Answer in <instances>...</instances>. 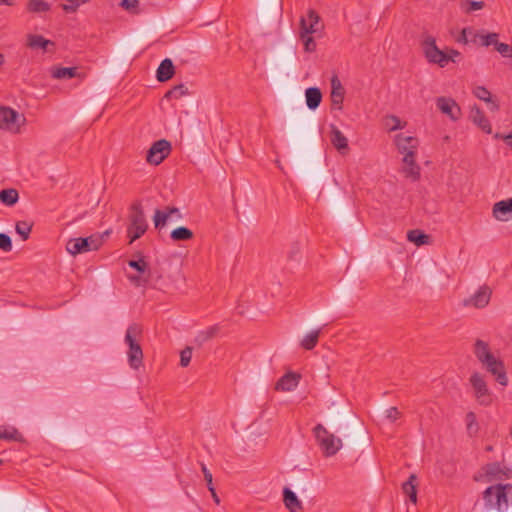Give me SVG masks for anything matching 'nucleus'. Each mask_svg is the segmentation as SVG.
Here are the masks:
<instances>
[{
    "instance_id": "e2e57ef3",
    "label": "nucleus",
    "mask_w": 512,
    "mask_h": 512,
    "mask_svg": "<svg viewBox=\"0 0 512 512\" xmlns=\"http://www.w3.org/2000/svg\"><path fill=\"white\" fill-rule=\"evenodd\" d=\"M503 137H504V136H502V135H501V134H499V133H496V134L494 135V138H495V139H500V138H502V139H503Z\"/></svg>"
},
{
    "instance_id": "a19ab883",
    "label": "nucleus",
    "mask_w": 512,
    "mask_h": 512,
    "mask_svg": "<svg viewBox=\"0 0 512 512\" xmlns=\"http://www.w3.org/2000/svg\"><path fill=\"white\" fill-rule=\"evenodd\" d=\"M466 426H467V431L469 433V435H474L478 432V424H477V421H476V415L473 413V412H468L466 414Z\"/></svg>"
},
{
    "instance_id": "680f3d73",
    "label": "nucleus",
    "mask_w": 512,
    "mask_h": 512,
    "mask_svg": "<svg viewBox=\"0 0 512 512\" xmlns=\"http://www.w3.org/2000/svg\"><path fill=\"white\" fill-rule=\"evenodd\" d=\"M4 62H5L4 55L2 53H0V66L3 65Z\"/></svg>"
},
{
    "instance_id": "6ab92c4d",
    "label": "nucleus",
    "mask_w": 512,
    "mask_h": 512,
    "mask_svg": "<svg viewBox=\"0 0 512 512\" xmlns=\"http://www.w3.org/2000/svg\"><path fill=\"white\" fill-rule=\"evenodd\" d=\"M491 297V290L487 286L480 287L477 292L465 301V305H472L476 308H483L488 305Z\"/></svg>"
},
{
    "instance_id": "bb28decb",
    "label": "nucleus",
    "mask_w": 512,
    "mask_h": 512,
    "mask_svg": "<svg viewBox=\"0 0 512 512\" xmlns=\"http://www.w3.org/2000/svg\"><path fill=\"white\" fill-rule=\"evenodd\" d=\"M51 76L55 79H71L80 77L77 67H53Z\"/></svg>"
},
{
    "instance_id": "bf43d9fd",
    "label": "nucleus",
    "mask_w": 512,
    "mask_h": 512,
    "mask_svg": "<svg viewBox=\"0 0 512 512\" xmlns=\"http://www.w3.org/2000/svg\"><path fill=\"white\" fill-rule=\"evenodd\" d=\"M503 140L512 149V132H510L508 135H504Z\"/></svg>"
},
{
    "instance_id": "c03bdc74",
    "label": "nucleus",
    "mask_w": 512,
    "mask_h": 512,
    "mask_svg": "<svg viewBox=\"0 0 512 512\" xmlns=\"http://www.w3.org/2000/svg\"><path fill=\"white\" fill-rule=\"evenodd\" d=\"M128 265L139 273H144L148 269V264L143 257H140L138 260H130Z\"/></svg>"
},
{
    "instance_id": "473e14b6",
    "label": "nucleus",
    "mask_w": 512,
    "mask_h": 512,
    "mask_svg": "<svg viewBox=\"0 0 512 512\" xmlns=\"http://www.w3.org/2000/svg\"><path fill=\"white\" fill-rule=\"evenodd\" d=\"M119 6L130 15H139L142 13L139 0H121Z\"/></svg>"
},
{
    "instance_id": "f8f14e48",
    "label": "nucleus",
    "mask_w": 512,
    "mask_h": 512,
    "mask_svg": "<svg viewBox=\"0 0 512 512\" xmlns=\"http://www.w3.org/2000/svg\"><path fill=\"white\" fill-rule=\"evenodd\" d=\"M322 28L318 13L309 9L305 16L300 19V32L304 34H315Z\"/></svg>"
},
{
    "instance_id": "0e129e2a",
    "label": "nucleus",
    "mask_w": 512,
    "mask_h": 512,
    "mask_svg": "<svg viewBox=\"0 0 512 512\" xmlns=\"http://www.w3.org/2000/svg\"><path fill=\"white\" fill-rule=\"evenodd\" d=\"M492 450H493L492 446H487L486 447V451H492Z\"/></svg>"
},
{
    "instance_id": "412c9836",
    "label": "nucleus",
    "mask_w": 512,
    "mask_h": 512,
    "mask_svg": "<svg viewBox=\"0 0 512 512\" xmlns=\"http://www.w3.org/2000/svg\"><path fill=\"white\" fill-rule=\"evenodd\" d=\"M345 89L339 80L338 76L334 75L331 78V101L334 106H337L338 109L342 108V103L344 100Z\"/></svg>"
},
{
    "instance_id": "4be33fe9",
    "label": "nucleus",
    "mask_w": 512,
    "mask_h": 512,
    "mask_svg": "<svg viewBox=\"0 0 512 512\" xmlns=\"http://www.w3.org/2000/svg\"><path fill=\"white\" fill-rule=\"evenodd\" d=\"M175 74V67L171 59L165 58L161 61L156 71V78L159 82H167Z\"/></svg>"
},
{
    "instance_id": "5fc2aeb1",
    "label": "nucleus",
    "mask_w": 512,
    "mask_h": 512,
    "mask_svg": "<svg viewBox=\"0 0 512 512\" xmlns=\"http://www.w3.org/2000/svg\"><path fill=\"white\" fill-rule=\"evenodd\" d=\"M400 417V412L396 407H390L386 410V418L391 422L396 421Z\"/></svg>"
},
{
    "instance_id": "13d9d810",
    "label": "nucleus",
    "mask_w": 512,
    "mask_h": 512,
    "mask_svg": "<svg viewBox=\"0 0 512 512\" xmlns=\"http://www.w3.org/2000/svg\"><path fill=\"white\" fill-rule=\"evenodd\" d=\"M129 279L132 283H134L137 286L141 285L142 282L147 283V280H142L141 277L139 276H130Z\"/></svg>"
},
{
    "instance_id": "f3484780",
    "label": "nucleus",
    "mask_w": 512,
    "mask_h": 512,
    "mask_svg": "<svg viewBox=\"0 0 512 512\" xmlns=\"http://www.w3.org/2000/svg\"><path fill=\"white\" fill-rule=\"evenodd\" d=\"M395 142L401 154L417 152L418 139L415 137L398 134L395 137Z\"/></svg>"
},
{
    "instance_id": "2f4dec72",
    "label": "nucleus",
    "mask_w": 512,
    "mask_h": 512,
    "mask_svg": "<svg viewBox=\"0 0 512 512\" xmlns=\"http://www.w3.org/2000/svg\"><path fill=\"white\" fill-rule=\"evenodd\" d=\"M407 239L417 246H421L429 243L430 236L419 229H414L407 232Z\"/></svg>"
},
{
    "instance_id": "052dcab7",
    "label": "nucleus",
    "mask_w": 512,
    "mask_h": 512,
    "mask_svg": "<svg viewBox=\"0 0 512 512\" xmlns=\"http://www.w3.org/2000/svg\"><path fill=\"white\" fill-rule=\"evenodd\" d=\"M1 4H5V5H8V6H13L14 5V0H0V5Z\"/></svg>"
},
{
    "instance_id": "c85d7f7f",
    "label": "nucleus",
    "mask_w": 512,
    "mask_h": 512,
    "mask_svg": "<svg viewBox=\"0 0 512 512\" xmlns=\"http://www.w3.org/2000/svg\"><path fill=\"white\" fill-rule=\"evenodd\" d=\"M49 45H54V43L41 35L29 34L27 36V46L31 49H41L45 51Z\"/></svg>"
},
{
    "instance_id": "9d476101",
    "label": "nucleus",
    "mask_w": 512,
    "mask_h": 512,
    "mask_svg": "<svg viewBox=\"0 0 512 512\" xmlns=\"http://www.w3.org/2000/svg\"><path fill=\"white\" fill-rule=\"evenodd\" d=\"M171 152V143L165 139H160L152 144L146 156L150 164L159 165Z\"/></svg>"
},
{
    "instance_id": "a211bd4d",
    "label": "nucleus",
    "mask_w": 512,
    "mask_h": 512,
    "mask_svg": "<svg viewBox=\"0 0 512 512\" xmlns=\"http://www.w3.org/2000/svg\"><path fill=\"white\" fill-rule=\"evenodd\" d=\"M403 155V172L405 176L411 178L413 181L418 180L420 178V167L415 161L416 153H406Z\"/></svg>"
},
{
    "instance_id": "1a4fd4ad",
    "label": "nucleus",
    "mask_w": 512,
    "mask_h": 512,
    "mask_svg": "<svg viewBox=\"0 0 512 512\" xmlns=\"http://www.w3.org/2000/svg\"><path fill=\"white\" fill-rule=\"evenodd\" d=\"M101 244L99 238L89 236L86 238H73L70 239L66 244L67 251L72 255L85 253L93 250H97Z\"/></svg>"
},
{
    "instance_id": "f03ea898",
    "label": "nucleus",
    "mask_w": 512,
    "mask_h": 512,
    "mask_svg": "<svg viewBox=\"0 0 512 512\" xmlns=\"http://www.w3.org/2000/svg\"><path fill=\"white\" fill-rule=\"evenodd\" d=\"M486 511L506 512L512 506V484L497 483L482 492Z\"/></svg>"
},
{
    "instance_id": "8fccbe9b",
    "label": "nucleus",
    "mask_w": 512,
    "mask_h": 512,
    "mask_svg": "<svg viewBox=\"0 0 512 512\" xmlns=\"http://www.w3.org/2000/svg\"><path fill=\"white\" fill-rule=\"evenodd\" d=\"M201 470L203 472L204 479L207 484V488L214 487L212 473L208 470L204 463H201Z\"/></svg>"
},
{
    "instance_id": "c756f323",
    "label": "nucleus",
    "mask_w": 512,
    "mask_h": 512,
    "mask_svg": "<svg viewBox=\"0 0 512 512\" xmlns=\"http://www.w3.org/2000/svg\"><path fill=\"white\" fill-rule=\"evenodd\" d=\"M194 237L192 230L185 226L175 228L170 233V238L174 242L189 241Z\"/></svg>"
},
{
    "instance_id": "a878e982",
    "label": "nucleus",
    "mask_w": 512,
    "mask_h": 512,
    "mask_svg": "<svg viewBox=\"0 0 512 512\" xmlns=\"http://www.w3.org/2000/svg\"><path fill=\"white\" fill-rule=\"evenodd\" d=\"M473 94L479 100L488 103L491 111H497L499 104L492 100L490 91L484 86H477L473 89Z\"/></svg>"
},
{
    "instance_id": "4468645a",
    "label": "nucleus",
    "mask_w": 512,
    "mask_h": 512,
    "mask_svg": "<svg viewBox=\"0 0 512 512\" xmlns=\"http://www.w3.org/2000/svg\"><path fill=\"white\" fill-rule=\"evenodd\" d=\"M437 108L451 120L456 121L461 114V109L456 101L449 97H438L436 99Z\"/></svg>"
},
{
    "instance_id": "37998d69",
    "label": "nucleus",
    "mask_w": 512,
    "mask_h": 512,
    "mask_svg": "<svg viewBox=\"0 0 512 512\" xmlns=\"http://www.w3.org/2000/svg\"><path fill=\"white\" fill-rule=\"evenodd\" d=\"M499 35L497 33H487L480 35V45L488 47L490 45L496 46Z\"/></svg>"
},
{
    "instance_id": "2eb2a0df",
    "label": "nucleus",
    "mask_w": 512,
    "mask_h": 512,
    "mask_svg": "<svg viewBox=\"0 0 512 512\" xmlns=\"http://www.w3.org/2000/svg\"><path fill=\"white\" fill-rule=\"evenodd\" d=\"M469 119L483 132L487 134L492 132L490 121L486 118L484 112L477 105L471 107Z\"/></svg>"
},
{
    "instance_id": "9b49d317",
    "label": "nucleus",
    "mask_w": 512,
    "mask_h": 512,
    "mask_svg": "<svg viewBox=\"0 0 512 512\" xmlns=\"http://www.w3.org/2000/svg\"><path fill=\"white\" fill-rule=\"evenodd\" d=\"M173 217L176 220H180L183 217L177 207H165L163 210L156 209L153 216L155 229L162 230Z\"/></svg>"
},
{
    "instance_id": "603ef678",
    "label": "nucleus",
    "mask_w": 512,
    "mask_h": 512,
    "mask_svg": "<svg viewBox=\"0 0 512 512\" xmlns=\"http://www.w3.org/2000/svg\"><path fill=\"white\" fill-rule=\"evenodd\" d=\"M461 58V53L455 49H449L447 52H446V59H447V64L449 62H453V63H456L459 61V59Z\"/></svg>"
},
{
    "instance_id": "423d86ee",
    "label": "nucleus",
    "mask_w": 512,
    "mask_h": 512,
    "mask_svg": "<svg viewBox=\"0 0 512 512\" xmlns=\"http://www.w3.org/2000/svg\"><path fill=\"white\" fill-rule=\"evenodd\" d=\"M26 119L24 115L18 113L11 107H0V129L12 133L20 132L21 126L24 125Z\"/></svg>"
},
{
    "instance_id": "393cba45",
    "label": "nucleus",
    "mask_w": 512,
    "mask_h": 512,
    "mask_svg": "<svg viewBox=\"0 0 512 512\" xmlns=\"http://www.w3.org/2000/svg\"><path fill=\"white\" fill-rule=\"evenodd\" d=\"M306 104L310 110H315L319 107L322 101V93L317 87L307 88L305 91Z\"/></svg>"
},
{
    "instance_id": "f704fd0d",
    "label": "nucleus",
    "mask_w": 512,
    "mask_h": 512,
    "mask_svg": "<svg viewBox=\"0 0 512 512\" xmlns=\"http://www.w3.org/2000/svg\"><path fill=\"white\" fill-rule=\"evenodd\" d=\"M50 8V4L44 0H29L27 2V10L31 13L47 12Z\"/></svg>"
},
{
    "instance_id": "dca6fc26",
    "label": "nucleus",
    "mask_w": 512,
    "mask_h": 512,
    "mask_svg": "<svg viewBox=\"0 0 512 512\" xmlns=\"http://www.w3.org/2000/svg\"><path fill=\"white\" fill-rule=\"evenodd\" d=\"M492 213L499 221H508L512 218V198L501 200L493 205Z\"/></svg>"
},
{
    "instance_id": "a18cd8bd",
    "label": "nucleus",
    "mask_w": 512,
    "mask_h": 512,
    "mask_svg": "<svg viewBox=\"0 0 512 512\" xmlns=\"http://www.w3.org/2000/svg\"><path fill=\"white\" fill-rule=\"evenodd\" d=\"M192 358V348L186 347L180 353V365L182 367H187Z\"/></svg>"
},
{
    "instance_id": "09e8293b",
    "label": "nucleus",
    "mask_w": 512,
    "mask_h": 512,
    "mask_svg": "<svg viewBox=\"0 0 512 512\" xmlns=\"http://www.w3.org/2000/svg\"><path fill=\"white\" fill-rule=\"evenodd\" d=\"M485 6L483 1H467V7L464 9L466 13H471L476 10H480Z\"/></svg>"
},
{
    "instance_id": "6e6d98bb",
    "label": "nucleus",
    "mask_w": 512,
    "mask_h": 512,
    "mask_svg": "<svg viewBox=\"0 0 512 512\" xmlns=\"http://www.w3.org/2000/svg\"><path fill=\"white\" fill-rule=\"evenodd\" d=\"M480 35L481 34H479L477 31L473 29V33H471L469 36V42L477 43L478 40L480 41Z\"/></svg>"
},
{
    "instance_id": "4d7b16f0",
    "label": "nucleus",
    "mask_w": 512,
    "mask_h": 512,
    "mask_svg": "<svg viewBox=\"0 0 512 512\" xmlns=\"http://www.w3.org/2000/svg\"><path fill=\"white\" fill-rule=\"evenodd\" d=\"M208 490L210 491L211 496H212L213 501L215 502V504L219 505L220 504V498L217 495L215 488L214 487H210V488H208Z\"/></svg>"
},
{
    "instance_id": "3c124183",
    "label": "nucleus",
    "mask_w": 512,
    "mask_h": 512,
    "mask_svg": "<svg viewBox=\"0 0 512 512\" xmlns=\"http://www.w3.org/2000/svg\"><path fill=\"white\" fill-rule=\"evenodd\" d=\"M471 33H473V28H470V27L463 28L457 41L459 43H463V44L469 43V36Z\"/></svg>"
},
{
    "instance_id": "6e6552de",
    "label": "nucleus",
    "mask_w": 512,
    "mask_h": 512,
    "mask_svg": "<svg viewBox=\"0 0 512 512\" xmlns=\"http://www.w3.org/2000/svg\"><path fill=\"white\" fill-rule=\"evenodd\" d=\"M422 48L428 62L437 64L440 67L447 65L446 52L437 47L434 37L427 36L422 42Z\"/></svg>"
},
{
    "instance_id": "aec40b11",
    "label": "nucleus",
    "mask_w": 512,
    "mask_h": 512,
    "mask_svg": "<svg viewBox=\"0 0 512 512\" xmlns=\"http://www.w3.org/2000/svg\"><path fill=\"white\" fill-rule=\"evenodd\" d=\"M299 380V374L288 372L277 381L275 389L284 392L293 391L298 386Z\"/></svg>"
},
{
    "instance_id": "0eeeda50",
    "label": "nucleus",
    "mask_w": 512,
    "mask_h": 512,
    "mask_svg": "<svg viewBox=\"0 0 512 512\" xmlns=\"http://www.w3.org/2000/svg\"><path fill=\"white\" fill-rule=\"evenodd\" d=\"M469 381L478 403L483 406L490 405L492 403V393L488 389L484 376L475 372L471 375Z\"/></svg>"
},
{
    "instance_id": "5701e85b",
    "label": "nucleus",
    "mask_w": 512,
    "mask_h": 512,
    "mask_svg": "<svg viewBox=\"0 0 512 512\" xmlns=\"http://www.w3.org/2000/svg\"><path fill=\"white\" fill-rule=\"evenodd\" d=\"M331 128V136L330 141L332 145L341 153H345L348 147V139L344 136V134L334 125H330Z\"/></svg>"
},
{
    "instance_id": "49530a36",
    "label": "nucleus",
    "mask_w": 512,
    "mask_h": 512,
    "mask_svg": "<svg viewBox=\"0 0 512 512\" xmlns=\"http://www.w3.org/2000/svg\"><path fill=\"white\" fill-rule=\"evenodd\" d=\"M0 249L4 252H10L12 250V241L7 234L0 233Z\"/></svg>"
},
{
    "instance_id": "de8ad7c7",
    "label": "nucleus",
    "mask_w": 512,
    "mask_h": 512,
    "mask_svg": "<svg viewBox=\"0 0 512 512\" xmlns=\"http://www.w3.org/2000/svg\"><path fill=\"white\" fill-rule=\"evenodd\" d=\"M495 49L503 56V57H512V47L506 43H501L497 41Z\"/></svg>"
},
{
    "instance_id": "ea45409f",
    "label": "nucleus",
    "mask_w": 512,
    "mask_h": 512,
    "mask_svg": "<svg viewBox=\"0 0 512 512\" xmlns=\"http://www.w3.org/2000/svg\"><path fill=\"white\" fill-rule=\"evenodd\" d=\"M91 0H66L67 3L62 4L61 7L66 13H75L80 6L89 3Z\"/></svg>"
},
{
    "instance_id": "4c0bfd02",
    "label": "nucleus",
    "mask_w": 512,
    "mask_h": 512,
    "mask_svg": "<svg viewBox=\"0 0 512 512\" xmlns=\"http://www.w3.org/2000/svg\"><path fill=\"white\" fill-rule=\"evenodd\" d=\"M385 126L389 131H396L405 128L406 123H402L396 115H388L385 118Z\"/></svg>"
},
{
    "instance_id": "f257e3e1",
    "label": "nucleus",
    "mask_w": 512,
    "mask_h": 512,
    "mask_svg": "<svg viewBox=\"0 0 512 512\" xmlns=\"http://www.w3.org/2000/svg\"><path fill=\"white\" fill-rule=\"evenodd\" d=\"M473 353L486 371L492 374L500 385L507 386L508 377L504 363L494 356L487 342L477 339L474 343Z\"/></svg>"
},
{
    "instance_id": "e433bc0d",
    "label": "nucleus",
    "mask_w": 512,
    "mask_h": 512,
    "mask_svg": "<svg viewBox=\"0 0 512 512\" xmlns=\"http://www.w3.org/2000/svg\"><path fill=\"white\" fill-rule=\"evenodd\" d=\"M188 93V89L184 84H179L174 86L172 89L168 90L165 94V98L170 99H179L182 96Z\"/></svg>"
},
{
    "instance_id": "79ce46f5",
    "label": "nucleus",
    "mask_w": 512,
    "mask_h": 512,
    "mask_svg": "<svg viewBox=\"0 0 512 512\" xmlns=\"http://www.w3.org/2000/svg\"><path fill=\"white\" fill-rule=\"evenodd\" d=\"M313 34L299 33L300 39L303 42L306 52H313L316 49V42L312 37Z\"/></svg>"
},
{
    "instance_id": "58836bf2",
    "label": "nucleus",
    "mask_w": 512,
    "mask_h": 512,
    "mask_svg": "<svg viewBox=\"0 0 512 512\" xmlns=\"http://www.w3.org/2000/svg\"><path fill=\"white\" fill-rule=\"evenodd\" d=\"M15 230L22 240H27L32 230V224L27 221H18L15 225Z\"/></svg>"
},
{
    "instance_id": "c9c22d12",
    "label": "nucleus",
    "mask_w": 512,
    "mask_h": 512,
    "mask_svg": "<svg viewBox=\"0 0 512 512\" xmlns=\"http://www.w3.org/2000/svg\"><path fill=\"white\" fill-rule=\"evenodd\" d=\"M21 435L14 427L0 426V439L19 441Z\"/></svg>"
},
{
    "instance_id": "72a5a7b5",
    "label": "nucleus",
    "mask_w": 512,
    "mask_h": 512,
    "mask_svg": "<svg viewBox=\"0 0 512 512\" xmlns=\"http://www.w3.org/2000/svg\"><path fill=\"white\" fill-rule=\"evenodd\" d=\"M320 329L309 332L301 341V346L306 350H312L318 343Z\"/></svg>"
},
{
    "instance_id": "39448f33",
    "label": "nucleus",
    "mask_w": 512,
    "mask_h": 512,
    "mask_svg": "<svg viewBox=\"0 0 512 512\" xmlns=\"http://www.w3.org/2000/svg\"><path fill=\"white\" fill-rule=\"evenodd\" d=\"M128 219L129 225L127 227V237L129 238V243L131 244L142 237L148 229V223L142 205L139 201L134 202L130 206Z\"/></svg>"
},
{
    "instance_id": "7c9ffc66",
    "label": "nucleus",
    "mask_w": 512,
    "mask_h": 512,
    "mask_svg": "<svg viewBox=\"0 0 512 512\" xmlns=\"http://www.w3.org/2000/svg\"><path fill=\"white\" fill-rule=\"evenodd\" d=\"M19 194L16 189H3L0 191V202L7 206H13L18 202Z\"/></svg>"
},
{
    "instance_id": "ddd939ff",
    "label": "nucleus",
    "mask_w": 512,
    "mask_h": 512,
    "mask_svg": "<svg viewBox=\"0 0 512 512\" xmlns=\"http://www.w3.org/2000/svg\"><path fill=\"white\" fill-rule=\"evenodd\" d=\"M488 481H498L510 478L511 470L499 462L488 463L483 467Z\"/></svg>"
},
{
    "instance_id": "69168bd1",
    "label": "nucleus",
    "mask_w": 512,
    "mask_h": 512,
    "mask_svg": "<svg viewBox=\"0 0 512 512\" xmlns=\"http://www.w3.org/2000/svg\"><path fill=\"white\" fill-rule=\"evenodd\" d=\"M2 464H3V460H2V459H0V465H2Z\"/></svg>"
},
{
    "instance_id": "20e7f679",
    "label": "nucleus",
    "mask_w": 512,
    "mask_h": 512,
    "mask_svg": "<svg viewBox=\"0 0 512 512\" xmlns=\"http://www.w3.org/2000/svg\"><path fill=\"white\" fill-rule=\"evenodd\" d=\"M312 432L322 454L325 457H332L336 455L343 446L341 438L328 431V429L321 423L315 425Z\"/></svg>"
},
{
    "instance_id": "b1692460",
    "label": "nucleus",
    "mask_w": 512,
    "mask_h": 512,
    "mask_svg": "<svg viewBox=\"0 0 512 512\" xmlns=\"http://www.w3.org/2000/svg\"><path fill=\"white\" fill-rule=\"evenodd\" d=\"M283 501L290 512H302L303 506L297 495L289 488L283 490Z\"/></svg>"
},
{
    "instance_id": "864d4df0",
    "label": "nucleus",
    "mask_w": 512,
    "mask_h": 512,
    "mask_svg": "<svg viewBox=\"0 0 512 512\" xmlns=\"http://www.w3.org/2000/svg\"><path fill=\"white\" fill-rule=\"evenodd\" d=\"M217 328L216 327H210L206 331H203L199 334L198 339H200L202 342L207 341L214 337L216 334Z\"/></svg>"
},
{
    "instance_id": "cd10ccee",
    "label": "nucleus",
    "mask_w": 512,
    "mask_h": 512,
    "mask_svg": "<svg viewBox=\"0 0 512 512\" xmlns=\"http://www.w3.org/2000/svg\"><path fill=\"white\" fill-rule=\"evenodd\" d=\"M417 477L415 474H411L407 481L402 484L403 492L408 496L412 503L417 502Z\"/></svg>"
},
{
    "instance_id": "7ed1b4c3",
    "label": "nucleus",
    "mask_w": 512,
    "mask_h": 512,
    "mask_svg": "<svg viewBox=\"0 0 512 512\" xmlns=\"http://www.w3.org/2000/svg\"><path fill=\"white\" fill-rule=\"evenodd\" d=\"M142 334V328L140 325L133 323L128 326L125 334L124 341L128 345L127 351L129 366L138 370L143 364V351L138 342V338Z\"/></svg>"
}]
</instances>
